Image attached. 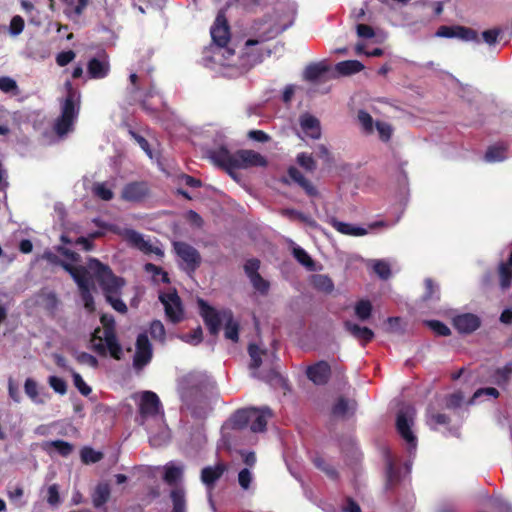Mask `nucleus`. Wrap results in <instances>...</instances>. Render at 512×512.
<instances>
[{"instance_id":"21","label":"nucleus","mask_w":512,"mask_h":512,"mask_svg":"<svg viewBox=\"0 0 512 512\" xmlns=\"http://www.w3.org/2000/svg\"><path fill=\"white\" fill-rule=\"evenodd\" d=\"M301 132L308 138L318 140L321 137L320 121L309 113H304L299 117Z\"/></svg>"},{"instance_id":"3","label":"nucleus","mask_w":512,"mask_h":512,"mask_svg":"<svg viewBox=\"0 0 512 512\" xmlns=\"http://www.w3.org/2000/svg\"><path fill=\"white\" fill-rule=\"evenodd\" d=\"M65 268L76 282L81 300L88 312H92L95 308L91 294L94 289V280L99 283L106 300L116 311L120 313L127 312L126 304L120 299L121 289L125 282L122 278L115 276L109 266L102 264L95 258H90L87 267L75 268L65 265Z\"/></svg>"},{"instance_id":"29","label":"nucleus","mask_w":512,"mask_h":512,"mask_svg":"<svg viewBox=\"0 0 512 512\" xmlns=\"http://www.w3.org/2000/svg\"><path fill=\"white\" fill-rule=\"evenodd\" d=\"M345 329L352 335L354 336L356 339H358L359 341L363 342V343H367L369 341H371L374 337V332L367 328V327H362L358 324H355L351 321H346L345 324Z\"/></svg>"},{"instance_id":"57","label":"nucleus","mask_w":512,"mask_h":512,"mask_svg":"<svg viewBox=\"0 0 512 512\" xmlns=\"http://www.w3.org/2000/svg\"><path fill=\"white\" fill-rule=\"evenodd\" d=\"M20 3H21V7L23 8V10L28 15L30 22L33 23V24L39 25L40 21L36 19L38 14H39V12L34 7L33 3H31L28 0H21Z\"/></svg>"},{"instance_id":"24","label":"nucleus","mask_w":512,"mask_h":512,"mask_svg":"<svg viewBox=\"0 0 512 512\" xmlns=\"http://www.w3.org/2000/svg\"><path fill=\"white\" fill-rule=\"evenodd\" d=\"M384 458L386 464V489H391L401 481V473L397 467V460L390 451H385Z\"/></svg>"},{"instance_id":"26","label":"nucleus","mask_w":512,"mask_h":512,"mask_svg":"<svg viewBox=\"0 0 512 512\" xmlns=\"http://www.w3.org/2000/svg\"><path fill=\"white\" fill-rule=\"evenodd\" d=\"M24 391L31 401L37 405L45 404L49 399V394L43 389H39L37 382L32 378L25 380Z\"/></svg>"},{"instance_id":"43","label":"nucleus","mask_w":512,"mask_h":512,"mask_svg":"<svg viewBox=\"0 0 512 512\" xmlns=\"http://www.w3.org/2000/svg\"><path fill=\"white\" fill-rule=\"evenodd\" d=\"M455 38H459L466 42H480L478 34L475 30L463 26H456Z\"/></svg>"},{"instance_id":"64","label":"nucleus","mask_w":512,"mask_h":512,"mask_svg":"<svg viewBox=\"0 0 512 512\" xmlns=\"http://www.w3.org/2000/svg\"><path fill=\"white\" fill-rule=\"evenodd\" d=\"M18 89L14 79L8 76L0 77V90L5 93L16 92Z\"/></svg>"},{"instance_id":"30","label":"nucleus","mask_w":512,"mask_h":512,"mask_svg":"<svg viewBox=\"0 0 512 512\" xmlns=\"http://www.w3.org/2000/svg\"><path fill=\"white\" fill-rule=\"evenodd\" d=\"M172 512H187L186 492L183 486L174 487L170 491Z\"/></svg>"},{"instance_id":"28","label":"nucleus","mask_w":512,"mask_h":512,"mask_svg":"<svg viewBox=\"0 0 512 512\" xmlns=\"http://www.w3.org/2000/svg\"><path fill=\"white\" fill-rule=\"evenodd\" d=\"M506 159L507 145L503 142L489 146L484 155V160L487 163L502 162Z\"/></svg>"},{"instance_id":"15","label":"nucleus","mask_w":512,"mask_h":512,"mask_svg":"<svg viewBox=\"0 0 512 512\" xmlns=\"http://www.w3.org/2000/svg\"><path fill=\"white\" fill-rule=\"evenodd\" d=\"M208 157L217 166L226 170L233 178L236 177L234 172V160H236V152H230L227 147L219 146L208 151Z\"/></svg>"},{"instance_id":"39","label":"nucleus","mask_w":512,"mask_h":512,"mask_svg":"<svg viewBox=\"0 0 512 512\" xmlns=\"http://www.w3.org/2000/svg\"><path fill=\"white\" fill-rule=\"evenodd\" d=\"M327 67L322 63H315L307 66L304 72L305 79L316 81L327 72Z\"/></svg>"},{"instance_id":"8","label":"nucleus","mask_w":512,"mask_h":512,"mask_svg":"<svg viewBox=\"0 0 512 512\" xmlns=\"http://www.w3.org/2000/svg\"><path fill=\"white\" fill-rule=\"evenodd\" d=\"M101 323L103 325L102 335H97L100 332L99 330L94 332L92 347L101 356H105L109 352L113 358L119 360L122 357L123 350L116 337L115 320L112 315L104 314L101 316Z\"/></svg>"},{"instance_id":"32","label":"nucleus","mask_w":512,"mask_h":512,"mask_svg":"<svg viewBox=\"0 0 512 512\" xmlns=\"http://www.w3.org/2000/svg\"><path fill=\"white\" fill-rule=\"evenodd\" d=\"M335 69L340 75L347 76L362 71L364 65L358 60H346L337 63Z\"/></svg>"},{"instance_id":"60","label":"nucleus","mask_w":512,"mask_h":512,"mask_svg":"<svg viewBox=\"0 0 512 512\" xmlns=\"http://www.w3.org/2000/svg\"><path fill=\"white\" fill-rule=\"evenodd\" d=\"M314 284L318 289L331 292L334 288L332 280L326 275H317L314 277Z\"/></svg>"},{"instance_id":"6","label":"nucleus","mask_w":512,"mask_h":512,"mask_svg":"<svg viewBox=\"0 0 512 512\" xmlns=\"http://www.w3.org/2000/svg\"><path fill=\"white\" fill-rule=\"evenodd\" d=\"M65 96L60 101L61 113L54 122V131L59 137H64L74 129L80 110V93L70 81L64 84Z\"/></svg>"},{"instance_id":"35","label":"nucleus","mask_w":512,"mask_h":512,"mask_svg":"<svg viewBox=\"0 0 512 512\" xmlns=\"http://www.w3.org/2000/svg\"><path fill=\"white\" fill-rule=\"evenodd\" d=\"M92 193L103 201H110L114 197L112 185L107 182H97L93 184Z\"/></svg>"},{"instance_id":"25","label":"nucleus","mask_w":512,"mask_h":512,"mask_svg":"<svg viewBox=\"0 0 512 512\" xmlns=\"http://www.w3.org/2000/svg\"><path fill=\"white\" fill-rule=\"evenodd\" d=\"M110 71L109 61L106 56L92 58L88 62V74L90 78H105Z\"/></svg>"},{"instance_id":"7","label":"nucleus","mask_w":512,"mask_h":512,"mask_svg":"<svg viewBox=\"0 0 512 512\" xmlns=\"http://www.w3.org/2000/svg\"><path fill=\"white\" fill-rule=\"evenodd\" d=\"M198 305L200 314L212 335H217L221 326H224L225 338L233 342L238 341L239 323L234 320L230 310L217 311L202 299L198 300Z\"/></svg>"},{"instance_id":"38","label":"nucleus","mask_w":512,"mask_h":512,"mask_svg":"<svg viewBox=\"0 0 512 512\" xmlns=\"http://www.w3.org/2000/svg\"><path fill=\"white\" fill-rule=\"evenodd\" d=\"M355 410V403L353 401L340 398L333 406V414L335 416H347L352 414Z\"/></svg>"},{"instance_id":"22","label":"nucleus","mask_w":512,"mask_h":512,"mask_svg":"<svg viewBox=\"0 0 512 512\" xmlns=\"http://www.w3.org/2000/svg\"><path fill=\"white\" fill-rule=\"evenodd\" d=\"M453 325L460 333L469 334L480 327L481 320L475 314L463 313L453 318Z\"/></svg>"},{"instance_id":"34","label":"nucleus","mask_w":512,"mask_h":512,"mask_svg":"<svg viewBox=\"0 0 512 512\" xmlns=\"http://www.w3.org/2000/svg\"><path fill=\"white\" fill-rule=\"evenodd\" d=\"M110 497V487L107 483L98 484L95 488L92 501L96 508L102 507Z\"/></svg>"},{"instance_id":"1","label":"nucleus","mask_w":512,"mask_h":512,"mask_svg":"<svg viewBox=\"0 0 512 512\" xmlns=\"http://www.w3.org/2000/svg\"><path fill=\"white\" fill-rule=\"evenodd\" d=\"M213 44L204 52L203 65L224 76H235L270 56L271 50L264 47V41L249 39L245 43L244 55L238 63L235 51L228 44L230 29L224 14L219 13L210 29Z\"/></svg>"},{"instance_id":"46","label":"nucleus","mask_w":512,"mask_h":512,"mask_svg":"<svg viewBox=\"0 0 512 512\" xmlns=\"http://www.w3.org/2000/svg\"><path fill=\"white\" fill-rule=\"evenodd\" d=\"M296 161L306 171L313 172L316 169V162L311 154L305 152L299 153Z\"/></svg>"},{"instance_id":"10","label":"nucleus","mask_w":512,"mask_h":512,"mask_svg":"<svg viewBox=\"0 0 512 512\" xmlns=\"http://www.w3.org/2000/svg\"><path fill=\"white\" fill-rule=\"evenodd\" d=\"M416 411L410 404H403L396 417V429L406 443L409 457L414 456L417 449V437L413 431Z\"/></svg>"},{"instance_id":"13","label":"nucleus","mask_w":512,"mask_h":512,"mask_svg":"<svg viewBox=\"0 0 512 512\" xmlns=\"http://www.w3.org/2000/svg\"><path fill=\"white\" fill-rule=\"evenodd\" d=\"M174 250L183 261V269L188 273L194 272L201 263L199 252L191 245L185 242H174Z\"/></svg>"},{"instance_id":"50","label":"nucleus","mask_w":512,"mask_h":512,"mask_svg":"<svg viewBox=\"0 0 512 512\" xmlns=\"http://www.w3.org/2000/svg\"><path fill=\"white\" fill-rule=\"evenodd\" d=\"M281 215H283L289 219H298L304 223L309 224L310 226L315 225V222L309 216L303 214L302 212L294 210V209H283L281 211Z\"/></svg>"},{"instance_id":"42","label":"nucleus","mask_w":512,"mask_h":512,"mask_svg":"<svg viewBox=\"0 0 512 512\" xmlns=\"http://www.w3.org/2000/svg\"><path fill=\"white\" fill-rule=\"evenodd\" d=\"M355 315L361 321H365L370 318L372 313V304L368 300H360L355 305Z\"/></svg>"},{"instance_id":"17","label":"nucleus","mask_w":512,"mask_h":512,"mask_svg":"<svg viewBox=\"0 0 512 512\" xmlns=\"http://www.w3.org/2000/svg\"><path fill=\"white\" fill-rule=\"evenodd\" d=\"M234 171L238 169H247L250 167H265L267 160L260 153L253 150H239L236 152L234 160Z\"/></svg>"},{"instance_id":"56","label":"nucleus","mask_w":512,"mask_h":512,"mask_svg":"<svg viewBox=\"0 0 512 512\" xmlns=\"http://www.w3.org/2000/svg\"><path fill=\"white\" fill-rule=\"evenodd\" d=\"M47 445L54 447L56 451L64 457L68 456L73 451L72 444L63 440L51 441L48 442Z\"/></svg>"},{"instance_id":"31","label":"nucleus","mask_w":512,"mask_h":512,"mask_svg":"<svg viewBox=\"0 0 512 512\" xmlns=\"http://www.w3.org/2000/svg\"><path fill=\"white\" fill-rule=\"evenodd\" d=\"M223 472L224 468L220 465L205 467L201 472V481L208 487L213 486Z\"/></svg>"},{"instance_id":"4","label":"nucleus","mask_w":512,"mask_h":512,"mask_svg":"<svg viewBox=\"0 0 512 512\" xmlns=\"http://www.w3.org/2000/svg\"><path fill=\"white\" fill-rule=\"evenodd\" d=\"M137 406L136 422L143 426L154 447L166 445L171 439V431L165 420L164 408L159 396L153 391H141L132 395Z\"/></svg>"},{"instance_id":"47","label":"nucleus","mask_w":512,"mask_h":512,"mask_svg":"<svg viewBox=\"0 0 512 512\" xmlns=\"http://www.w3.org/2000/svg\"><path fill=\"white\" fill-rule=\"evenodd\" d=\"M373 270L381 279H388L391 275V269L388 262L384 260H374Z\"/></svg>"},{"instance_id":"41","label":"nucleus","mask_w":512,"mask_h":512,"mask_svg":"<svg viewBox=\"0 0 512 512\" xmlns=\"http://www.w3.org/2000/svg\"><path fill=\"white\" fill-rule=\"evenodd\" d=\"M500 286L502 289H507L512 283V268L505 262H501L498 267Z\"/></svg>"},{"instance_id":"23","label":"nucleus","mask_w":512,"mask_h":512,"mask_svg":"<svg viewBox=\"0 0 512 512\" xmlns=\"http://www.w3.org/2000/svg\"><path fill=\"white\" fill-rule=\"evenodd\" d=\"M331 369L327 362L319 361L316 364L308 367L306 374L309 380L316 385H323L327 383L330 377Z\"/></svg>"},{"instance_id":"63","label":"nucleus","mask_w":512,"mask_h":512,"mask_svg":"<svg viewBox=\"0 0 512 512\" xmlns=\"http://www.w3.org/2000/svg\"><path fill=\"white\" fill-rule=\"evenodd\" d=\"M24 29V20L21 16L16 15L10 21L9 33L12 36H18Z\"/></svg>"},{"instance_id":"54","label":"nucleus","mask_w":512,"mask_h":512,"mask_svg":"<svg viewBox=\"0 0 512 512\" xmlns=\"http://www.w3.org/2000/svg\"><path fill=\"white\" fill-rule=\"evenodd\" d=\"M72 378L74 386L83 396H88L91 393V387L88 384H86V382L83 380L82 376L79 373L73 371Z\"/></svg>"},{"instance_id":"61","label":"nucleus","mask_w":512,"mask_h":512,"mask_svg":"<svg viewBox=\"0 0 512 512\" xmlns=\"http://www.w3.org/2000/svg\"><path fill=\"white\" fill-rule=\"evenodd\" d=\"M248 351H249V355L251 357V365H250L251 368H253V369L259 368L260 365L262 364L260 348L255 344H250Z\"/></svg>"},{"instance_id":"16","label":"nucleus","mask_w":512,"mask_h":512,"mask_svg":"<svg viewBox=\"0 0 512 512\" xmlns=\"http://www.w3.org/2000/svg\"><path fill=\"white\" fill-rule=\"evenodd\" d=\"M259 268L260 261L255 258L247 260L244 265L245 273L249 278L253 288L260 294L265 295L269 291L270 284L258 273Z\"/></svg>"},{"instance_id":"55","label":"nucleus","mask_w":512,"mask_h":512,"mask_svg":"<svg viewBox=\"0 0 512 512\" xmlns=\"http://www.w3.org/2000/svg\"><path fill=\"white\" fill-rule=\"evenodd\" d=\"M145 270L149 273H152L153 277L156 281H161L163 283L169 282L168 274L166 272L162 271V269L159 268L158 266H156L152 263H147L145 265Z\"/></svg>"},{"instance_id":"12","label":"nucleus","mask_w":512,"mask_h":512,"mask_svg":"<svg viewBox=\"0 0 512 512\" xmlns=\"http://www.w3.org/2000/svg\"><path fill=\"white\" fill-rule=\"evenodd\" d=\"M159 300L164 306L165 315L172 323H178L183 319V307L176 290L159 294Z\"/></svg>"},{"instance_id":"62","label":"nucleus","mask_w":512,"mask_h":512,"mask_svg":"<svg viewBox=\"0 0 512 512\" xmlns=\"http://www.w3.org/2000/svg\"><path fill=\"white\" fill-rule=\"evenodd\" d=\"M56 249L60 255L66 258L65 262L74 265L80 261V256L74 251L70 250L69 248H66L64 246H58Z\"/></svg>"},{"instance_id":"49","label":"nucleus","mask_w":512,"mask_h":512,"mask_svg":"<svg viewBox=\"0 0 512 512\" xmlns=\"http://www.w3.org/2000/svg\"><path fill=\"white\" fill-rule=\"evenodd\" d=\"M375 130L378 132L379 138L384 142L390 140L393 132L392 126L389 123L383 121L375 122Z\"/></svg>"},{"instance_id":"48","label":"nucleus","mask_w":512,"mask_h":512,"mask_svg":"<svg viewBox=\"0 0 512 512\" xmlns=\"http://www.w3.org/2000/svg\"><path fill=\"white\" fill-rule=\"evenodd\" d=\"M425 324L439 336H449L451 334L450 328L443 322L438 320H428Z\"/></svg>"},{"instance_id":"14","label":"nucleus","mask_w":512,"mask_h":512,"mask_svg":"<svg viewBox=\"0 0 512 512\" xmlns=\"http://www.w3.org/2000/svg\"><path fill=\"white\" fill-rule=\"evenodd\" d=\"M153 350L152 345L146 333L138 335L136 340V351L133 357V367L135 370L140 371L148 365L152 359Z\"/></svg>"},{"instance_id":"27","label":"nucleus","mask_w":512,"mask_h":512,"mask_svg":"<svg viewBox=\"0 0 512 512\" xmlns=\"http://www.w3.org/2000/svg\"><path fill=\"white\" fill-rule=\"evenodd\" d=\"M329 223L335 230L344 235L359 237L364 236L368 233L367 228L357 226L351 223L342 222L337 220L336 218H331L329 220Z\"/></svg>"},{"instance_id":"58","label":"nucleus","mask_w":512,"mask_h":512,"mask_svg":"<svg viewBox=\"0 0 512 512\" xmlns=\"http://www.w3.org/2000/svg\"><path fill=\"white\" fill-rule=\"evenodd\" d=\"M47 502L52 507H56L61 503V498H60V494H59V486L57 484H52L48 487Z\"/></svg>"},{"instance_id":"36","label":"nucleus","mask_w":512,"mask_h":512,"mask_svg":"<svg viewBox=\"0 0 512 512\" xmlns=\"http://www.w3.org/2000/svg\"><path fill=\"white\" fill-rule=\"evenodd\" d=\"M357 120L365 135H372L375 131V122L372 116L365 110H359L357 113Z\"/></svg>"},{"instance_id":"52","label":"nucleus","mask_w":512,"mask_h":512,"mask_svg":"<svg viewBox=\"0 0 512 512\" xmlns=\"http://www.w3.org/2000/svg\"><path fill=\"white\" fill-rule=\"evenodd\" d=\"M314 464L318 469L322 470L328 477L332 479H335L337 477L336 469L329 463H327L325 459L321 457H315Z\"/></svg>"},{"instance_id":"40","label":"nucleus","mask_w":512,"mask_h":512,"mask_svg":"<svg viewBox=\"0 0 512 512\" xmlns=\"http://www.w3.org/2000/svg\"><path fill=\"white\" fill-rule=\"evenodd\" d=\"M425 292L423 294V299L425 301H437L440 298V289L437 284H435L430 278L425 279Z\"/></svg>"},{"instance_id":"53","label":"nucleus","mask_w":512,"mask_h":512,"mask_svg":"<svg viewBox=\"0 0 512 512\" xmlns=\"http://www.w3.org/2000/svg\"><path fill=\"white\" fill-rule=\"evenodd\" d=\"M482 396L497 398L499 396V391L493 387L480 388L474 392L473 397L470 400V404H476Z\"/></svg>"},{"instance_id":"5","label":"nucleus","mask_w":512,"mask_h":512,"mask_svg":"<svg viewBox=\"0 0 512 512\" xmlns=\"http://www.w3.org/2000/svg\"><path fill=\"white\" fill-rule=\"evenodd\" d=\"M214 385L204 373H189L178 381V394L183 405L195 417H204L209 407V394Z\"/></svg>"},{"instance_id":"9","label":"nucleus","mask_w":512,"mask_h":512,"mask_svg":"<svg viewBox=\"0 0 512 512\" xmlns=\"http://www.w3.org/2000/svg\"><path fill=\"white\" fill-rule=\"evenodd\" d=\"M272 416V411L268 407L263 408H245L235 412L229 420L234 429H243L250 426L253 432H263L266 429L267 419Z\"/></svg>"},{"instance_id":"45","label":"nucleus","mask_w":512,"mask_h":512,"mask_svg":"<svg viewBox=\"0 0 512 512\" xmlns=\"http://www.w3.org/2000/svg\"><path fill=\"white\" fill-rule=\"evenodd\" d=\"M80 454H81V460L85 464H93V463L99 462L103 457V454L101 452L96 451L90 447H84L81 450Z\"/></svg>"},{"instance_id":"37","label":"nucleus","mask_w":512,"mask_h":512,"mask_svg":"<svg viewBox=\"0 0 512 512\" xmlns=\"http://www.w3.org/2000/svg\"><path fill=\"white\" fill-rule=\"evenodd\" d=\"M292 254L295 259L308 270L313 271L315 269L312 258L302 247L294 244Z\"/></svg>"},{"instance_id":"19","label":"nucleus","mask_w":512,"mask_h":512,"mask_svg":"<svg viewBox=\"0 0 512 512\" xmlns=\"http://www.w3.org/2000/svg\"><path fill=\"white\" fill-rule=\"evenodd\" d=\"M148 192L146 182H131L123 187L121 197L128 202H140L147 197Z\"/></svg>"},{"instance_id":"11","label":"nucleus","mask_w":512,"mask_h":512,"mask_svg":"<svg viewBox=\"0 0 512 512\" xmlns=\"http://www.w3.org/2000/svg\"><path fill=\"white\" fill-rule=\"evenodd\" d=\"M130 86L128 87L130 93L132 94L135 101H139L142 105V108L149 114H153L156 110L157 104L161 102L160 97L157 99V103H153L152 105L148 104L149 99L155 98L157 92L153 87H151L148 91L143 92L140 88L143 85V80L140 77L132 72L129 76Z\"/></svg>"},{"instance_id":"20","label":"nucleus","mask_w":512,"mask_h":512,"mask_svg":"<svg viewBox=\"0 0 512 512\" xmlns=\"http://www.w3.org/2000/svg\"><path fill=\"white\" fill-rule=\"evenodd\" d=\"M163 470V480L167 485L173 486V488L183 486L184 465L182 463L170 461L164 465Z\"/></svg>"},{"instance_id":"59","label":"nucleus","mask_w":512,"mask_h":512,"mask_svg":"<svg viewBox=\"0 0 512 512\" xmlns=\"http://www.w3.org/2000/svg\"><path fill=\"white\" fill-rule=\"evenodd\" d=\"M48 383L50 387L58 394L64 395L67 392V384L66 382L57 376H50L48 378Z\"/></svg>"},{"instance_id":"2","label":"nucleus","mask_w":512,"mask_h":512,"mask_svg":"<svg viewBox=\"0 0 512 512\" xmlns=\"http://www.w3.org/2000/svg\"><path fill=\"white\" fill-rule=\"evenodd\" d=\"M65 268L76 282L81 300L88 312H92L95 308L91 294L94 289V280L99 283L106 300L116 311L120 313L127 312L126 304L120 299L121 289L125 282L122 278L115 276L109 266L102 264L95 258H90L87 267L75 268L65 265Z\"/></svg>"},{"instance_id":"44","label":"nucleus","mask_w":512,"mask_h":512,"mask_svg":"<svg viewBox=\"0 0 512 512\" xmlns=\"http://www.w3.org/2000/svg\"><path fill=\"white\" fill-rule=\"evenodd\" d=\"M149 331H150L151 337L154 340L159 341L162 344L165 342L166 331H165L164 325L162 324L161 321H159V320L152 321L150 324Z\"/></svg>"},{"instance_id":"51","label":"nucleus","mask_w":512,"mask_h":512,"mask_svg":"<svg viewBox=\"0 0 512 512\" xmlns=\"http://www.w3.org/2000/svg\"><path fill=\"white\" fill-rule=\"evenodd\" d=\"M41 257H42V259H45L50 264L62 266L63 269L65 271H67L68 273H69V271L65 268V265H69L70 267H75V268L76 267H82L81 265H71L70 263L61 260L57 256V254H55L54 252H52L50 250L45 251Z\"/></svg>"},{"instance_id":"18","label":"nucleus","mask_w":512,"mask_h":512,"mask_svg":"<svg viewBox=\"0 0 512 512\" xmlns=\"http://www.w3.org/2000/svg\"><path fill=\"white\" fill-rule=\"evenodd\" d=\"M124 240H126L132 247H135L144 253H153L158 256L163 255V251L159 247L153 246L141 233L133 229H128V231L124 232Z\"/></svg>"},{"instance_id":"33","label":"nucleus","mask_w":512,"mask_h":512,"mask_svg":"<svg viewBox=\"0 0 512 512\" xmlns=\"http://www.w3.org/2000/svg\"><path fill=\"white\" fill-rule=\"evenodd\" d=\"M512 377V360L492 374V382L498 386L506 385Z\"/></svg>"}]
</instances>
